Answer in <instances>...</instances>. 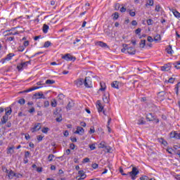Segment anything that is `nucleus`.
I'll list each match as a JSON object with an SVG mask.
<instances>
[{"instance_id": "72a5a7b5", "label": "nucleus", "mask_w": 180, "mask_h": 180, "mask_svg": "<svg viewBox=\"0 0 180 180\" xmlns=\"http://www.w3.org/2000/svg\"><path fill=\"white\" fill-rule=\"evenodd\" d=\"M174 68L176 70H180V62H176V63H173Z\"/></svg>"}, {"instance_id": "cd10ccee", "label": "nucleus", "mask_w": 180, "mask_h": 180, "mask_svg": "<svg viewBox=\"0 0 180 180\" xmlns=\"http://www.w3.org/2000/svg\"><path fill=\"white\" fill-rule=\"evenodd\" d=\"M112 19L113 20H117L119 19V13L115 12V13L112 14Z\"/></svg>"}, {"instance_id": "4d7b16f0", "label": "nucleus", "mask_w": 180, "mask_h": 180, "mask_svg": "<svg viewBox=\"0 0 180 180\" xmlns=\"http://www.w3.org/2000/svg\"><path fill=\"white\" fill-rule=\"evenodd\" d=\"M25 50V47L23 46H20L18 48V51H24Z\"/></svg>"}, {"instance_id": "412c9836", "label": "nucleus", "mask_w": 180, "mask_h": 180, "mask_svg": "<svg viewBox=\"0 0 180 180\" xmlns=\"http://www.w3.org/2000/svg\"><path fill=\"white\" fill-rule=\"evenodd\" d=\"M119 82L115 81L111 84L112 88H115V89H119Z\"/></svg>"}, {"instance_id": "774afa93", "label": "nucleus", "mask_w": 180, "mask_h": 180, "mask_svg": "<svg viewBox=\"0 0 180 180\" xmlns=\"http://www.w3.org/2000/svg\"><path fill=\"white\" fill-rule=\"evenodd\" d=\"M27 46H29V41H25L23 43V46L27 47Z\"/></svg>"}, {"instance_id": "864d4df0", "label": "nucleus", "mask_w": 180, "mask_h": 180, "mask_svg": "<svg viewBox=\"0 0 180 180\" xmlns=\"http://www.w3.org/2000/svg\"><path fill=\"white\" fill-rule=\"evenodd\" d=\"M60 110H61V108H56L55 112H53V115L57 116V115H58V112H60Z\"/></svg>"}, {"instance_id": "338daca9", "label": "nucleus", "mask_w": 180, "mask_h": 180, "mask_svg": "<svg viewBox=\"0 0 180 180\" xmlns=\"http://www.w3.org/2000/svg\"><path fill=\"white\" fill-rule=\"evenodd\" d=\"M38 141H41L43 140V136L41 135H39L37 136Z\"/></svg>"}, {"instance_id": "bf43d9fd", "label": "nucleus", "mask_w": 180, "mask_h": 180, "mask_svg": "<svg viewBox=\"0 0 180 180\" xmlns=\"http://www.w3.org/2000/svg\"><path fill=\"white\" fill-rule=\"evenodd\" d=\"M141 180H150L151 179H150L148 176H143L142 177L140 178Z\"/></svg>"}, {"instance_id": "6e6552de", "label": "nucleus", "mask_w": 180, "mask_h": 180, "mask_svg": "<svg viewBox=\"0 0 180 180\" xmlns=\"http://www.w3.org/2000/svg\"><path fill=\"white\" fill-rule=\"evenodd\" d=\"M41 129V124L37 123L34 124V127L32 128V133H34L35 131H39Z\"/></svg>"}, {"instance_id": "2f4dec72", "label": "nucleus", "mask_w": 180, "mask_h": 180, "mask_svg": "<svg viewBox=\"0 0 180 180\" xmlns=\"http://www.w3.org/2000/svg\"><path fill=\"white\" fill-rule=\"evenodd\" d=\"M153 40L155 41H161V35L157 34L156 36H155Z\"/></svg>"}, {"instance_id": "79ce46f5", "label": "nucleus", "mask_w": 180, "mask_h": 180, "mask_svg": "<svg viewBox=\"0 0 180 180\" xmlns=\"http://www.w3.org/2000/svg\"><path fill=\"white\" fill-rule=\"evenodd\" d=\"M127 44H122V47L123 49H121L122 53H124V51H126V50H127Z\"/></svg>"}, {"instance_id": "0eeeda50", "label": "nucleus", "mask_w": 180, "mask_h": 180, "mask_svg": "<svg viewBox=\"0 0 180 180\" xmlns=\"http://www.w3.org/2000/svg\"><path fill=\"white\" fill-rule=\"evenodd\" d=\"M96 46H99L100 47H103V49H109V46L102 41L96 42Z\"/></svg>"}, {"instance_id": "052dcab7", "label": "nucleus", "mask_w": 180, "mask_h": 180, "mask_svg": "<svg viewBox=\"0 0 180 180\" xmlns=\"http://www.w3.org/2000/svg\"><path fill=\"white\" fill-rule=\"evenodd\" d=\"M148 41H149V43H153L154 41V39H153L152 37L148 36Z\"/></svg>"}, {"instance_id": "f8f14e48", "label": "nucleus", "mask_w": 180, "mask_h": 180, "mask_svg": "<svg viewBox=\"0 0 180 180\" xmlns=\"http://www.w3.org/2000/svg\"><path fill=\"white\" fill-rule=\"evenodd\" d=\"M74 83L77 86L79 87L84 85V79H79L77 80H75Z\"/></svg>"}, {"instance_id": "a211bd4d", "label": "nucleus", "mask_w": 180, "mask_h": 180, "mask_svg": "<svg viewBox=\"0 0 180 180\" xmlns=\"http://www.w3.org/2000/svg\"><path fill=\"white\" fill-rule=\"evenodd\" d=\"M83 84H84V86H86V88H91V85L89 84H91V82H89V79H88L86 77L84 80Z\"/></svg>"}, {"instance_id": "09e8293b", "label": "nucleus", "mask_w": 180, "mask_h": 180, "mask_svg": "<svg viewBox=\"0 0 180 180\" xmlns=\"http://www.w3.org/2000/svg\"><path fill=\"white\" fill-rule=\"evenodd\" d=\"M64 98H65V96L63 94H60L58 96V98L59 101H63V99H64Z\"/></svg>"}, {"instance_id": "ea45409f", "label": "nucleus", "mask_w": 180, "mask_h": 180, "mask_svg": "<svg viewBox=\"0 0 180 180\" xmlns=\"http://www.w3.org/2000/svg\"><path fill=\"white\" fill-rule=\"evenodd\" d=\"M18 103H20V105H25V103H26V101L25 98H20L18 100Z\"/></svg>"}, {"instance_id": "58836bf2", "label": "nucleus", "mask_w": 180, "mask_h": 180, "mask_svg": "<svg viewBox=\"0 0 180 180\" xmlns=\"http://www.w3.org/2000/svg\"><path fill=\"white\" fill-rule=\"evenodd\" d=\"M25 32V28H22V30L16 31L13 33V36H15V34H20V33H23Z\"/></svg>"}, {"instance_id": "de8ad7c7", "label": "nucleus", "mask_w": 180, "mask_h": 180, "mask_svg": "<svg viewBox=\"0 0 180 180\" xmlns=\"http://www.w3.org/2000/svg\"><path fill=\"white\" fill-rule=\"evenodd\" d=\"M147 5H149V6H153L154 5V0H148Z\"/></svg>"}, {"instance_id": "5701e85b", "label": "nucleus", "mask_w": 180, "mask_h": 180, "mask_svg": "<svg viewBox=\"0 0 180 180\" xmlns=\"http://www.w3.org/2000/svg\"><path fill=\"white\" fill-rule=\"evenodd\" d=\"M166 51L167 54H172L173 50H172V46L169 45V46L166 49Z\"/></svg>"}, {"instance_id": "e433bc0d", "label": "nucleus", "mask_w": 180, "mask_h": 180, "mask_svg": "<svg viewBox=\"0 0 180 180\" xmlns=\"http://www.w3.org/2000/svg\"><path fill=\"white\" fill-rule=\"evenodd\" d=\"M120 172L122 175H123L124 176H127V175H129V172L125 174L123 171V168H122V167H120Z\"/></svg>"}, {"instance_id": "20e7f679", "label": "nucleus", "mask_w": 180, "mask_h": 180, "mask_svg": "<svg viewBox=\"0 0 180 180\" xmlns=\"http://www.w3.org/2000/svg\"><path fill=\"white\" fill-rule=\"evenodd\" d=\"M174 63H168L165 64L164 66L161 67L162 71H169L171 70V67H172Z\"/></svg>"}, {"instance_id": "5fc2aeb1", "label": "nucleus", "mask_w": 180, "mask_h": 180, "mask_svg": "<svg viewBox=\"0 0 180 180\" xmlns=\"http://www.w3.org/2000/svg\"><path fill=\"white\" fill-rule=\"evenodd\" d=\"M115 11H119V9H120V4L118 3L115 4Z\"/></svg>"}, {"instance_id": "4be33fe9", "label": "nucleus", "mask_w": 180, "mask_h": 180, "mask_svg": "<svg viewBox=\"0 0 180 180\" xmlns=\"http://www.w3.org/2000/svg\"><path fill=\"white\" fill-rule=\"evenodd\" d=\"M8 178L12 179L13 176H16V173L13 172L12 169L8 172Z\"/></svg>"}, {"instance_id": "f3484780", "label": "nucleus", "mask_w": 180, "mask_h": 180, "mask_svg": "<svg viewBox=\"0 0 180 180\" xmlns=\"http://www.w3.org/2000/svg\"><path fill=\"white\" fill-rule=\"evenodd\" d=\"M97 109H98L99 113H101V112H102L103 110V106L101 103L100 101H97Z\"/></svg>"}, {"instance_id": "c9c22d12", "label": "nucleus", "mask_w": 180, "mask_h": 180, "mask_svg": "<svg viewBox=\"0 0 180 180\" xmlns=\"http://www.w3.org/2000/svg\"><path fill=\"white\" fill-rule=\"evenodd\" d=\"M146 23L148 26H151L153 25V23H154V20H153V19H148L146 20Z\"/></svg>"}, {"instance_id": "4468645a", "label": "nucleus", "mask_w": 180, "mask_h": 180, "mask_svg": "<svg viewBox=\"0 0 180 180\" xmlns=\"http://www.w3.org/2000/svg\"><path fill=\"white\" fill-rule=\"evenodd\" d=\"M13 56H15V54L8 53L4 59L1 60V61H3L2 63L4 64V63H5V61H6V60H7V61H9V60H11L12 58L13 57Z\"/></svg>"}, {"instance_id": "1a4fd4ad", "label": "nucleus", "mask_w": 180, "mask_h": 180, "mask_svg": "<svg viewBox=\"0 0 180 180\" xmlns=\"http://www.w3.org/2000/svg\"><path fill=\"white\" fill-rule=\"evenodd\" d=\"M170 137H171V139H176L177 140H179L180 139V133H178L176 131L171 132Z\"/></svg>"}, {"instance_id": "e2e57ef3", "label": "nucleus", "mask_w": 180, "mask_h": 180, "mask_svg": "<svg viewBox=\"0 0 180 180\" xmlns=\"http://www.w3.org/2000/svg\"><path fill=\"white\" fill-rule=\"evenodd\" d=\"M136 34H140L141 33V28H138L135 30Z\"/></svg>"}, {"instance_id": "a19ab883", "label": "nucleus", "mask_w": 180, "mask_h": 180, "mask_svg": "<svg viewBox=\"0 0 180 180\" xmlns=\"http://www.w3.org/2000/svg\"><path fill=\"white\" fill-rule=\"evenodd\" d=\"M173 148H174V151H179L180 150H179V149H180V144L174 145L173 146Z\"/></svg>"}, {"instance_id": "a878e982", "label": "nucleus", "mask_w": 180, "mask_h": 180, "mask_svg": "<svg viewBox=\"0 0 180 180\" xmlns=\"http://www.w3.org/2000/svg\"><path fill=\"white\" fill-rule=\"evenodd\" d=\"M11 113H12V108H11L10 107L6 108V115H5V116H9V115H11Z\"/></svg>"}, {"instance_id": "423d86ee", "label": "nucleus", "mask_w": 180, "mask_h": 180, "mask_svg": "<svg viewBox=\"0 0 180 180\" xmlns=\"http://www.w3.org/2000/svg\"><path fill=\"white\" fill-rule=\"evenodd\" d=\"M84 133H85V129L82 127H77V130L75 131V134H79L80 136H82Z\"/></svg>"}, {"instance_id": "6e6d98bb", "label": "nucleus", "mask_w": 180, "mask_h": 180, "mask_svg": "<svg viewBox=\"0 0 180 180\" xmlns=\"http://www.w3.org/2000/svg\"><path fill=\"white\" fill-rule=\"evenodd\" d=\"M89 133L90 134H93V133H95V128H94V127H91L90 128V130H89Z\"/></svg>"}, {"instance_id": "bb28decb", "label": "nucleus", "mask_w": 180, "mask_h": 180, "mask_svg": "<svg viewBox=\"0 0 180 180\" xmlns=\"http://www.w3.org/2000/svg\"><path fill=\"white\" fill-rule=\"evenodd\" d=\"M139 46L141 49H144L146 46V39L141 40V42L139 43Z\"/></svg>"}, {"instance_id": "b1692460", "label": "nucleus", "mask_w": 180, "mask_h": 180, "mask_svg": "<svg viewBox=\"0 0 180 180\" xmlns=\"http://www.w3.org/2000/svg\"><path fill=\"white\" fill-rule=\"evenodd\" d=\"M49 25H47V24H44L43 25L42 30H43L44 33H47L49 32Z\"/></svg>"}, {"instance_id": "4c0bfd02", "label": "nucleus", "mask_w": 180, "mask_h": 180, "mask_svg": "<svg viewBox=\"0 0 180 180\" xmlns=\"http://www.w3.org/2000/svg\"><path fill=\"white\" fill-rule=\"evenodd\" d=\"M72 106H74L72 102L69 101V103H68V105L66 107L67 109H68L69 110H71V108H72Z\"/></svg>"}, {"instance_id": "f704fd0d", "label": "nucleus", "mask_w": 180, "mask_h": 180, "mask_svg": "<svg viewBox=\"0 0 180 180\" xmlns=\"http://www.w3.org/2000/svg\"><path fill=\"white\" fill-rule=\"evenodd\" d=\"M54 157H56L53 154H50L48 156V161H49V162H51L53 161V158H54Z\"/></svg>"}, {"instance_id": "2eb2a0df", "label": "nucleus", "mask_w": 180, "mask_h": 180, "mask_svg": "<svg viewBox=\"0 0 180 180\" xmlns=\"http://www.w3.org/2000/svg\"><path fill=\"white\" fill-rule=\"evenodd\" d=\"M170 11L172 12V13L175 16V18L180 20V13L178 12V11H176L174 8L171 9Z\"/></svg>"}, {"instance_id": "3c124183", "label": "nucleus", "mask_w": 180, "mask_h": 180, "mask_svg": "<svg viewBox=\"0 0 180 180\" xmlns=\"http://www.w3.org/2000/svg\"><path fill=\"white\" fill-rule=\"evenodd\" d=\"M155 11H156V12H160V11H161V6H160V4L155 6Z\"/></svg>"}, {"instance_id": "13d9d810", "label": "nucleus", "mask_w": 180, "mask_h": 180, "mask_svg": "<svg viewBox=\"0 0 180 180\" xmlns=\"http://www.w3.org/2000/svg\"><path fill=\"white\" fill-rule=\"evenodd\" d=\"M44 108H49V106H50V103L48 101H45L44 103Z\"/></svg>"}, {"instance_id": "49530a36", "label": "nucleus", "mask_w": 180, "mask_h": 180, "mask_svg": "<svg viewBox=\"0 0 180 180\" xmlns=\"http://www.w3.org/2000/svg\"><path fill=\"white\" fill-rule=\"evenodd\" d=\"M128 12H129V15L130 16H131L132 18L136 16V12L131 11V10H128Z\"/></svg>"}, {"instance_id": "9b49d317", "label": "nucleus", "mask_w": 180, "mask_h": 180, "mask_svg": "<svg viewBox=\"0 0 180 180\" xmlns=\"http://www.w3.org/2000/svg\"><path fill=\"white\" fill-rule=\"evenodd\" d=\"M127 53H129L131 56H134V54H136V49L132 47H127Z\"/></svg>"}, {"instance_id": "c756f323", "label": "nucleus", "mask_w": 180, "mask_h": 180, "mask_svg": "<svg viewBox=\"0 0 180 180\" xmlns=\"http://www.w3.org/2000/svg\"><path fill=\"white\" fill-rule=\"evenodd\" d=\"M51 46V42L50 41H46L44 44V49H47Z\"/></svg>"}, {"instance_id": "680f3d73", "label": "nucleus", "mask_w": 180, "mask_h": 180, "mask_svg": "<svg viewBox=\"0 0 180 180\" xmlns=\"http://www.w3.org/2000/svg\"><path fill=\"white\" fill-rule=\"evenodd\" d=\"M89 148H90L91 150H96V147L95 146V144L93 143V144H91V145H89Z\"/></svg>"}, {"instance_id": "dca6fc26", "label": "nucleus", "mask_w": 180, "mask_h": 180, "mask_svg": "<svg viewBox=\"0 0 180 180\" xmlns=\"http://www.w3.org/2000/svg\"><path fill=\"white\" fill-rule=\"evenodd\" d=\"M155 117V115H153V113H148L146 115V119L149 122H153Z\"/></svg>"}, {"instance_id": "f257e3e1", "label": "nucleus", "mask_w": 180, "mask_h": 180, "mask_svg": "<svg viewBox=\"0 0 180 180\" xmlns=\"http://www.w3.org/2000/svg\"><path fill=\"white\" fill-rule=\"evenodd\" d=\"M140 172L137 169V167H133L131 172H128V175L131 176L132 180L136 179V176L139 175Z\"/></svg>"}, {"instance_id": "f03ea898", "label": "nucleus", "mask_w": 180, "mask_h": 180, "mask_svg": "<svg viewBox=\"0 0 180 180\" xmlns=\"http://www.w3.org/2000/svg\"><path fill=\"white\" fill-rule=\"evenodd\" d=\"M98 148H105L106 150V153H110V150L112 148L110 146H106V142L101 141L98 145Z\"/></svg>"}, {"instance_id": "c03bdc74", "label": "nucleus", "mask_w": 180, "mask_h": 180, "mask_svg": "<svg viewBox=\"0 0 180 180\" xmlns=\"http://www.w3.org/2000/svg\"><path fill=\"white\" fill-rule=\"evenodd\" d=\"M103 101L105 103H109V99L105 95L103 96Z\"/></svg>"}, {"instance_id": "a18cd8bd", "label": "nucleus", "mask_w": 180, "mask_h": 180, "mask_svg": "<svg viewBox=\"0 0 180 180\" xmlns=\"http://www.w3.org/2000/svg\"><path fill=\"white\" fill-rule=\"evenodd\" d=\"M52 108H56L57 106V101L56 99H53V101L51 103Z\"/></svg>"}, {"instance_id": "8fccbe9b", "label": "nucleus", "mask_w": 180, "mask_h": 180, "mask_svg": "<svg viewBox=\"0 0 180 180\" xmlns=\"http://www.w3.org/2000/svg\"><path fill=\"white\" fill-rule=\"evenodd\" d=\"M2 171L4 172H6V174H8L9 173V170L8 169V168H6V167L5 166H3L2 167Z\"/></svg>"}, {"instance_id": "473e14b6", "label": "nucleus", "mask_w": 180, "mask_h": 180, "mask_svg": "<svg viewBox=\"0 0 180 180\" xmlns=\"http://www.w3.org/2000/svg\"><path fill=\"white\" fill-rule=\"evenodd\" d=\"M50 130V128L49 127H44L41 129L42 133H44V134H47V133H49V131Z\"/></svg>"}, {"instance_id": "37998d69", "label": "nucleus", "mask_w": 180, "mask_h": 180, "mask_svg": "<svg viewBox=\"0 0 180 180\" xmlns=\"http://www.w3.org/2000/svg\"><path fill=\"white\" fill-rule=\"evenodd\" d=\"M56 122H58V123L63 122V116L61 115H60V116L58 117H56Z\"/></svg>"}, {"instance_id": "aec40b11", "label": "nucleus", "mask_w": 180, "mask_h": 180, "mask_svg": "<svg viewBox=\"0 0 180 180\" xmlns=\"http://www.w3.org/2000/svg\"><path fill=\"white\" fill-rule=\"evenodd\" d=\"M15 146H12L11 147H9L8 148H7V154H13V153H15Z\"/></svg>"}, {"instance_id": "39448f33", "label": "nucleus", "mask_w": 180, "mask_h": 180, "mask_svg": "<svg viewBox=\"0 0 180 180\" xmlns=\"http://www.w3.org/2000/svg\"><path fill=\"white\" fill-rule=\"evenodd\" d=\"M40 88H41V86H33L27 90L20 91L18 94H27V92H32V91H36V89H40Z\"/></svg>"}, {"instance_id": "9d476101", "label": "nucleus", "mask_w": 180, "mask_h": 180, "mask_svg": "<svg viewBox=\"0 0 180 180\" xmlns=\"http://www.w3.org/2000/svg\"><path fill=\"white\" fill-rule=\"evenodd\" d=\"M26 67H27L26 62H22L17 65V69L18 71H22L23 68H26Z\"/></svg>"}, {"instance_id": "603ef678", "label": "nucleus", "mask_w": 180, "mask_h": 180, "mask_svg": "<svg viewBox=\"0 0 180 180\" xmlns=\"http://www.w3.org/2000/svg\"><path fill=\"white\" fill-rule=\"evenodd\" d=\"M167 153H169V154H172V151H173V153H175L174 149V148L172 149L171 148H167Z\"/></svg>"}, {"instance_id": "c85d7f7f", "label": "nucleus", "mask_w": 180, "mask_h": 180, "mask_svg": "<svg viewBox=\"0 0 180 180\" xmlns=\"http://www.w3.org/2000/svg\"><path fill=\"white\" fill-rule=\"evenodd\" d=\"M46 84L47 85H53V84H56V81L51 80V79H47V80L46 81Z\"/></svg>"}, {"instance_id": "7ed1b4c3", "label": "nucleus", "mask_w": 180, "mask_h": 180, "mask_svg": "<svg viewBox=\"0 0 180 180\" xmlns=\"http://www.w3.org/2000/svg\"><path fill=\"white\" fill-rule=\"evenodd\" d=\"M62 58H64V60H66V61H75V60H77V58H75V56H72L70 53H67L66 55L63 56Z\"/></svg>"}, {"instance_id": "0e129e2a", "label": "nucleus", "mask_w": 180, "mask_h": 180, "mask_svg": "<svg viewBox=\"0 0 180 180\" xmlns=\"http://www.w3.org/2000/svg\"><path fill=\"white\" fill-rule=\"evenodd\" d=\"M28 157H30V153L29 151H25V158H27Z\"/></svg>"}, {"instance_id": "7c9ffc66", "label": "nucleus", "mask_w": 180, "mask_h": 180, "mask_svg": "<svg viewBox=\"0 0 180 180\" xmlns=\"http://www.w3.org/2000/svg\"><path fill=\"white\" fill-rule=\"evenodd\" d=\"M138 124H146V121H144L143 117H141L138 120Z\"/></svg>"}, {"instance_id": "393cba45", "label": "nucleus", "mask_w": 180, "mask_h": 180, "mask_svg": "<svg viewBox=\"0 0 180 180\" xmlns=\"http://www.w3.org/2000/svg\"><path fill=\"white\" fill-rule=\"evenodd\" d=\"M179 87H180V82H178V83L176 84L175 88H174V89H175V91H176V95H179Z\"/></svg>"}, {"instance_id": "69168bd1", "label": "nucleus", "mask_w": 180, "mask_h": 180, "mask_svg": "<svg viewBox=\"0 0 180 180\" xmlns=\"http://www.w3.org/2000/svg\"><path fill=\"white\" fill-rule=\"evenodd\" d=\"M70 148L71 150H75V144H74V143H70Z\"/></svg>"}, {"instance_id": "ddd939ff", "label": "nucleus", "mask_w": 180, "mask_h": 180, "mask_svg": "<svg viewBox=\"0 0 180 180\" xmlns=\"http://www.w3.org/2000/svg\"><path fill=\"white\" fill-rule=\"evenodd\" d=\"M34 96L36 98V99H46L44 94L41 93H36L34 94Z\"/></svg>"}, {"instance_id": "6ab92c4d", "label": "nucleus", "mask_w": 180, "mask_h": 180, "mask_svg": "<svg viewBox=\"0 0 180 180\" xmlns=\"http://www.w3.org/2000/svg\"><path fill=\"white\" fill-rule=\"evenodd\" d=\"M8 117L7 115H4L1 118V122H0V124H5L8 122Z\"/></svg>"}]
</instances>
